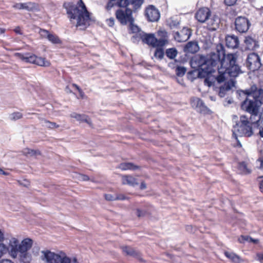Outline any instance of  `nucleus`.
Listing matches in <instances>:
<instances>
[{
    "label": "nucleus",
    "mask_w": 263,
    "mask_h": 263,
    "mask_svg": "<svg viewBox=\"0 0 263 263\" xmlns=\"http://www.w3.org/2000/svg\"><path fill=\"white\" fill-rule=\"evenodd\" d=\"M236 58L234 54L226 55L222 45L217 46L216 52L211 53L209 59L205 60L203 57L193 59L191 65L195 68H199L208 74H211L215 70L214 67L218 65L219 75L217 81L219 83L228 80L229 77H236L242 73L240 67L236 64Z\"/></svg>",
    "instance_id": "1"
},
{
    "label": "nucleus",
    "mask_w": 263,
    "mask_h": 263,
    "mask_svg": "<svg viewBox=\"0 0 263 263\" xmlns=\"http://www.w3.org/2000/svg\"><path fill=\"white\" fill-rule=\"evenodd\" d=\"M32 244V240L29 238L24 239L20 243L17 238H11L9 242V254L13 258L18 257L20 261L22 263H30L32 256L29 251Z\"/></svg>",
    "instance_id": "2"
},
{
    "label": "nucleus",
    "mask_w": 263,
    "mask_h": 263,
    "mask_svg": "<svg viewBox=\"0 0 263 263\" xmlns=\"http://www.w3.org/2000/svg\"><path fill=\"white\" fill-rule=\"evenodd\" d=\"M67 13L71 22L77 21L76 26L80 29L84 30L89 26V13L82 0H79L77 6L72 5L67 8Z\"/></svg>",
    "instance_id": "3"
},
{
    "label": "nucleus",
    "mask_w": 263,
    "mask_h": 263,
    "mask_svg": "<svg viewBox=\"0 0 263 263\" xmlns=\"http://www.w3.org/2000/svg\"><path fill=\"white\" fill-rule=\"evenodd\" d=\"M259 121L252 118H248L246 116H241L239 120L236 122L233 126V136L237 141L240 146V142L238 140V137H251L253 135L252 125L257 124Z\"/></svg>",
    "instance_id": "4"
},
{
    "label": "nucleus",
    "mask_w": 263,
    "mask_h": 263,
    "mask_svg": "<svg viewBox=\"0 0 263 263\" xmlns=\"http://www.w3.org/2000/svg\"><path fill=\"white\" fill-rule=\"evenodd\" d=\"M42 253V259L46 263H79L76 257H70L63 251L55 253L46 250Z\"/></svg>",
    "instance_id": "5"
},
{
    "label": "nucleus",
    "mask_w": 263,
    "mask_h": 263,
    "mask_svg": "<svg viewBox=\"0 0 263 263\" xmlns=\"http://www.w3.org/2000/svg\"><path fill=\"white\" fill-rule=\"evenodd\" d=\"M261 104L257 101L247 98L241 103V107L243 110L251 114L250 118L259 121L260 115L259 114V110Z\"/></svg>",
    "instance_id": "6"
},
{
    "label": "nucleus",
    "mask_w": 263,
    "mask_h": 263,
    "mask_svg": "<svg viewBox=\"0 0 263 263\" xmlns=\"http://www.w3.org/2000/svg\"><path fill=\"white\" fill-rule=\"evenodd\" d=\"M14 55L25 62L34 64L40 66L48 67L50 65V62L45 58L38 57L33 54L16 53Z\"/></svg>",
    "instance_id": "7"
},
{
    "label": "nucleus",
    "mask_w": 263,
    "mask_h": 263,
    "mask_svg": "<svg viewBox=\"0 0 263 263\" xmlns=\"http://www.w3.org/2000/svg\"><path fill=\"white\" fill-rule=\"evenodd\" d=\"M145 44L151 45L153 47H163L167 43V40L165 39H157L154 34H147L144 32L139 33V40Z\"/></svg>",
    "instance_id": "8"
},
{
    "label": "nucleus",
    "mask_w": 263,
    "mask_h": 263,
    "mask_svg": "<svg viewBox=\"0 0 263 263\" xmlns=\"http://www.w3.org/2000/svg\"><path fill=\"white\" fill-rule=\"evenodd\" d=\"M116 18L123 25L133 21L132 11L128 8L120 9L116 11Z\"/></svg>",
    "instance_id": "9"
},
{
    "label": "nucleus",
    "mask_w": 263,
    "mask_h": 263,
    "mask_svg": "<svg viewBox=\"0 0 263 263\" xmlns=\"http://www.w3.org/2000/svg\"><path fill=\"white\" fill-rule=\"evenodd\" d=\"M248 68L252 70H258L261 65L260 59L258 55L255 53H251L248 56L246 63Z\"/></svg>",
    "instance_id": "10"
},
{
    "label": "nucleus",
    "mask_w": 263,
    "mask_h": 263,
    "mask_svg": "<svg viewBox=\"0 0 263 263\" xmlns=\"http://www.w3.org/2000/svg\"><path fill=\"white\" fill-rule=\"evenodd\" d=\"M248 97H252L253 100L263 104V89L258 88L256 85L252 86L249 90H246Z\"/></svg>",
    "instance_id": "11"
},
{
    "label": "nucleus",
    "mask_w": 263,
    "mask_h": 263,
    "mask_svg": "<svg viewBox=\"0 0 263 263\" xmlns=\"http://www.w3.org/2000/svg\"><path fill=\"white\" fill-rule=\"evenodd\" d=\"M250 26L249 20L245 17L239 16L235 19V29L240 33L246 32Z\"/></svg>",
    "instance_id": "12"
},
{
    "label": "nucleus",
    "mask_w": 263,
    "mask_h": 263,
    "mask_svg": "<svg viewBox=\"0 0 263 263\" xmlns=\"http://www.w3.org/2000/svg\"><path fill=\"white\" fill-rule=\"evenodd\" d=\"M145 15L150 22L158 21L160 16L159 10L153 5H149L146 8Z\"/></svg>",
    "instance_id": "13"
},
{
    "label": "nucleus",
    "mask_w": 263,
    "mask_h": 263,
    "mask_svg": "<svg viewBox=\"0 0 263 263\" xmlns=\"http://www.w3.org/2000/svg\"><path fill=\"white\" fill-rule=\"evenodd\" d=\"M211 16L210 10L206 7L199 9L195 14V18L200 23H205L210 16Z\"/></svg>",
    "instance_id": "14"
},
{
    "label": "nucleus",
    "mask_w": 263,
    "mask_h": 263,
    "mask_svg": "<svg viewBox=\"0 0 263 263\" xmlns=\"http://www.w3.org/2000/svg\"><path fill=\"white\" fill-rule=\"evenodd\" d=\"M191 33L190 30L187 28H183L179 32H175L174 37L176 41L178 42H183L187 41L190 37Z\"/></svg>",
    "instance_id": "15"
},
{
    "label": "nucleus",
    "mask_w": 263,
    "mask_h": 263,
    "mask_svg": "<svg viewBox=\"0 0 263 263\" xmlns=\"http://www.w3.org/2000/svg\"><path fill=\"white\" fill-rule=\"evenodd\" d=\"M226 46L230 48L235 49L238 47L239 41L237 36L234 35H228L226 39Z\"/></svg>",
    "instance_id": "16"
},
{
    "label": "nucleus",
    "mask_w": 263,
    "mask_h": 263,
    "mask_svg": "<svg viewBox=\"0 0 263 263\" xmlns=\"http://www.w3.org/2000/svg\"><path fill=\"white\" fill-rule=\"evenodd\" d=\"M191 105L195 108L197 111L201 113L204 112L206 110V106L204 105L202 101L198 98H193L191 100Z\"/></svg>",
    "instance_id": "17"
},
{
    "label": "nucleus",
    "mask_w": 263,
    "mask_h": 263,
    "mask_svg": "<svg viewBox=\"0 0 263 263\" xmlns=\"http://www.w3.org/2000/svg\"><path fill=\"white\" fill-rule=\"evenodd\" d=\"M207 24V27L209 30H215L218 27L220 19L219 18L214 15L210 16L205 22Z\"/></svg>",
    "instance_id": "18"
},
{
    "label": "nucleus",
    "mask_w": 263,
    "mask_h": 263,
    "mask_svg": "<svg viewBox=\"0 0 263 263\" xmlns=\"http://www.w3.org/2000/svg\"><path fill=\"white\" fill-rule=\"evenodd\" d=\"M40 34L43 37H46L52 43L58 44L60 43L59 37L53 34L50 33L48 31L44 29H41Z\"/></svg>",
    "instance_id": "19"
},
{
    "label": "nucleus",
    "mask_w": 263,
    "mask_h": 263,
    "mask_svg": "<svg viewBox=\"0 0 263 263\" xmlns=\"http://www.w3.org/2000/svg\"><path fill=\"white\" fill-rule=\"evenodd\" d=\"M134 20L129 22V30L132 33H135V35L133 36L132 40L133 42H138L139 40V33L143 32L140 30V29L137 25H135L133 23Z\"/></svg>",
    "instance_id": "20"
},
{
    "label": "nucleus",
    "mask_w": 263,
    "mask_h": 263,
    "mask_svg": "<svg viewBox=\"0 0 263 263\" xmlns=\"http://www.w3.org/2000/svg\"><path fill=\"white\" fill-rule=\"evenodd\" d=\"M235 86V82L232 80H230L224 83V85L220 87L219 89V95L220 97H223L225 96L226 92L230 90Z\"/></svg>",
    "instance_id": "21"
},
{
    "label": "nucleus",
    "mask_w": 263,
    "mask_h": 263,
    "mask_svg": "<svg viewBox=\"0 0 263 263\" xmlns=\"http://www.w3.org/2000/svg\"><path fill=\"white\" fill-rule=\"evenodd\" d=\"M225 256L234 263H244L245 260L234 252L225 251Z\"/></svg>",
    "instance_id": "22"
},
{
    "label": "nucleus",
    "mask_w": 263,
    "mask_h": 263,
    "mask_svg": "<svg viewBox=\"0 0 263 263\" xmlns=\"http://www.w3.org/2000/svg\"><path fill=\"white\" fill-rule=\"evenodd\" d=\"M13 7L16 9H25L28 11H31L35 8L34 3L31 2L25 3H17L13 6Z\"/></svg>",
    "instance_id": "23"
},
{
    "label": "nucleus",
    "mask_w": 263,
    "mask_h": 263,
    "mask_svg": "<svg viewBox=\"0 0 263 263\" xmlns=\"http://www.w3.org/2000/svg\"><path fill=\"white\" fill-rule=\"evenodd\" d=\"M246 48L248 50H254L258 47L257 42L251 37L247 36L245 40Z\"/></svg>",
    "instance_id": "24"
},
{
    "label": "nucleus",
    "mask_w": 263,
    "mask_h": 263,
    "mask_svg": "<svg viewBox=\"0 0 263 263\" xmlns=\"http://www.w3.org/2000/svg\"><path fill=\"white\" fill-rule=\"evenodd\" d=\"M70 117L72 118H74L77 121L80 122H86L89 125H91L89 118L85 115H81L76 112H73L70 114Z\"/></svg>",
    "instance_id": "25"
},
{
    "label": "nucleus",
    "mask_w": 263,
    "mask_h": 263,
    "mask_svg": "<svg viewBox=\"0 0 263 263\" xmlns=\"http://www.w3.org/2000/svg\"><path fill=\"white\" fill-rule=\"evenodd\" d=\"M199 50V46L197 42H190L185 46V50L190 53H195Z\"/></svg>",
    "instance_id": "26"
},
{
    "label": "nucleus",
    "mask_w": 263,
    "mask_h": 263,
    "mask_svg": "<svg viewBox=\"0 0 263 263\" xmlns=\"http://www.w3.org/2000/svg\"><path fill=\"white\" fill-rule=\"evenodd\" d=\"M122 181L123 184H128L131 186H135L138 184L136 179L131 176H123Z\"/></svg>",
    "instance_id": "27"
},
{
    "label": "nucleus",
    "mask_w": 263,
    "mask_h": 263,
    "mask_svg": "<svg viewBox=\"0 0 263 263\" xmlns=\"http://www.w3.org/2000/svg\"><path fill=\"white\" fill-rule=\"evenodd\" d=\"M122 250L126 255L131 256L138 257L139 255V252L138 251L128 246L123 247Z\"/></svg>",
    "instance_id": "28"
},
{
    "label": "nucleus",
    "mask_w": 263,
    "mask_h": 263,
    "mask_svg": "<svg viewBox=\"0 0 263 263\" xmlns=\"http://www.w3.org/2000/svg\"><path fill=\"white\" fill-rule=\"evenodd\" d=\"M238 170L240 172V173L244 175L248 174L251 172L250 169L248 167L247 164L244 162H242L239 163Z\"/></svg>",
    "instance_id": "29"
},
{
    "label": "nucleus",
    "mask_w": 263,
    "mask_h": 263,
    "mask_svg": "<svg viewBox=\"0 0 263 263\" xmlns=\"http://www.w3.org/2000/svg\"><path fill=\"white\" fill-rule=\"evenodd\" d=\"M119 168L122 170H135L138 168V166L134 165L132 163H123L120 164Z\"/></svg>",
    "instance_id": "30"
},
{
    "label": "nucleus",
    "mask_w": 263,
    "mask_h": 263,
    "mask_svg": "<svg viewBox=\"0 0 263 263\" xmlns=\"http://www.w3.org/2000/svg\"><path fill=\"white\" fill-rule=\"evenodd\" d=\"M41 123L43 126L48 127V128H58L59 126L55 123L51 122H50L47 120H45V119H43L41 121Z\"/></svg>",
    "instance_id": "31"
},
{
    "label": "nucleus",
    "mask_w": 263,
    "mask_h": 263,
    "mask_svg": "<svg viewBox=\"0 0 263 263\" xmlns=\"http://www.w3.org/2000/svg\"><path fill=\"white\" fill-rule=\"evenodd\" d=\"M154 53V56L156 58L161 60L164 56V50L162 48V47H157Z\"/></svg>",
    "instance_id": "32"
},
{
    "label": "nucleus",
    "mask_w": 263,
    "mask_h": 263,
    "mask_svg": "<svg viewBox=\"0 0 263 263\" xmlns=\"http://www.w3.org/2000/svg\"><path fill=\"white\" fill-rule=\"evenodd\" d=\"M217 80V77L215 78L211 75H208L204 80V83L205 85L210 87L212 86L215 80Z\"/></svg>",
    "instance_id": "33"
},
{
    "label": "nucleus",
    "mask_w": 263,
    "mask_h": 263,
    "mask_svg": "<svg viewBox=\"0 0 263 263\" xmlns=\"http://www.w3.org/2000/svg\"><path fill=\"white\" fill-rule=\"evenodd\" d=\"M166 54L168 58L173 59L177 56V51L175 48H170L166 50Z\"/></svg>",
    "instance_id": "34"
},
{
    "label": "nucleus",
    "mask_w": 263,
    "mask_h": 263,
    "mask_svg": "<svg viewBox=\"0 0 263 263\" xmlns=\"http://www.w3.org/2000/svg\"><path fill=\"white\" fill-rule=\"evenodd\" d=\"M23 154L27 156H32L39 155L40 153L38 151H34L29 148H25L23 151Z\"/></svg>",
    "instance_id": "35"
},
{
    "label": "nucleus",
    "mask_w": 263,
    "mask_h": 263,
    "mask_svg": "<svg viewBox=\"0 0 263 263\" xmlns=\"http://www.w3.org/2000/svg\"><path fill=\"white\" fill-rule=\"evenodd\" d=\"M9 250H9L8 247L6 245L0 243V258L8 252L9 253Z\"/></svg>",
    "instance_id": "36"
},
{
    "label": "nucleus",
    "mask_w": 263,
    "mask_h": 263,
    "mask_svg": "<svg viewBox=\"0 0 263 263\" xmlns=\"http://www.w3.org/2000/svg\"><path fill=\"white\" fill-rule=\"evenodd\" d=\"M186 68L182 66H178L176 68V73L178 77H182L186 72Z\"/></svg>",
    "instance_id": "37"
},
{
    "label": "nucleus",
    "mask_w": 263,
    "mask_h": 263,
    "mask_svg": "<svg viewBox=\"0 0 263 263\" xmlns=\"http://www.w3.org/2000/svg\"><path fill=\"white\" fill-rule=\"evenodd\" d=\"M23 117V115L20 112H14L12 113L9 116V118L11 120H17L22 118Z\"/></svg>",
    "instance_id": "38"
},
{
    "label": "nucleus",
    "mask_w": 263,
    "mask_h": 263,
    "mask_svg": "<svg viewBox=\"0 0 263 263\" xmlns=\"http://www.w3.org/2000/svg\"><path fill=\"white\" fill-rule=\"evenodd\" d=\"M249 240L254 242H257L258 241V240H254L252 238L249 237L248 236H241L240 238H238V241L240 243H244L246 241Z\"/></svg>",
    "instance_id": "39"
},
{
    "label": "nucleus",
    "mask_w": 263,
    "mask_h": 263,
    "mask_svg": "<svg viewBox=\"0 0 263 263\" xmlns=\"http://www.w3.org/2000/svg\"><path fill=\"white\" fill-rule=\"evenodd\" d=\"M133 214L136 215L137 217H140L145 215V211L144 210H141L140 209H136L133 210Z\"/></svg>",
    "instance_id": "40"
},
{
    "label": "nucleus",
    "mask_w": 263,
    "mask_h": 263,
    "mask_svg": "<svg viewBox=\"0 0 263 263\" xmlns=\"http://www.w3.org/2000/svg\"><path fill=\"white\" fill-rule=\"evenodd\" d=\"M129 4L128 0H119L117 3V5L119 7H126Z\"/></svg>",
    "instance_id": "41"
},
{
    "label": "nucleus",
    "mask_w": 263,
    "mask_h": 263,
    "mask_svg": "<svg viewBox=\"0 0 263 263\" xmlns=\"http://www.w3.org/2000/svg\"><path fill=\"white\" fill-rule=\"evenodd\" d=\"M104 197L105 199L108 201L116 200V195L114 196L110 194H105Z\"/></svg>",
    "instance_id": "42"
},
{
    "label": "nucleus",
    "mask_w": 263,
    "mask_h": 263,
    "mask_svg": "<svg viewBox=\"0 0 263 263\" xmlns=\"http://www.w3.org/2000/svg\"><path fill=\"white\" fill-rule=\"evenodd\" d=\"M143 3V0H132V3L135 6L139 7Z\"/></svg>",
    "instance_id": "43"
},
{
    "label": "nucleus",
    "mask_w": 263,
    "mask_h": 263,
    "mask_svg": "<svg viewBox=\"0 0 263 263\" xmlns=\"http://www.w3.org/2000/svg\"><path fill=\"white\" fill-rule=\"evenodd\" d=\"M115 5V4L114 3V1H111L110 0L109 2L107 3V5L106 6V9L107 10H110Z\"/></svg>",
    "instance_id": "44"
},
{
    "label": "nucleus",
    "mask_w": 263,
    "mask_h": 263,
    "mask_svg": "<svg viewBox=\"0 0 263 263\" xmlns=\"http://www.w3.org/2000/svg\"><path fill=\"white\" fill-rule=\"evenodd\" d=\"M237 0H224L226 5L228 6H232L235 4Z\"/></svg>",
    "instance_id": "45"
},
{
    "label": "nucleus",
    "mask_w": 263,
    "mask_h": 263,
    "mask_svg": "<svg viewBox=\"0 0 263 263\" xmlns=\"http://www.w3.org/2000/svg\"><path fill=\"white\" fill-rule=\"evenodd\" d=\"M79 179L83 181H87L89 180V177L88 176L85 175L79 174Z\"/></svg>",
    "instance_id": "46"
},
{
    "label": "nucleus",
    "mask_w": 263,
    "mask_h": 263,
    "mask_svg": "<svg viewBox=\"0 0 263 263\" xmlns=\"http://www.w3.org/2000/svg\"><path fill=\"white\" fill-rule=\"evenodd\" d=\"M73 86L79 91L80 96L82 98H83L84 95L82 90L81 89V88L76 84H73Z\"/></svg>",
    "instance_id": "47"
},
{
    "label": "nucleus",
    "mask_w": 263,
    "mask_h": 263,
    "mask_svg": "<svg viewBox=\"0 0 263 263\" xmlns=\"http://www.w3.org/2000/svg\"><path fill=\"white\" fill-rule=\"evenodd\" d=\"M106 21L107 25L110 27H112L114 25L115 21L113 18H110L108 19Z\"/></svg>",
    "instance_id": "48"
},
{
    "label": "nucleus",
    "mask_w": 263,
    "mask_h": 263,
    "mask_svg": "<svg viewBox=\"0 0 263 263\" xmlns=\"http://www.w3.org/2000/svg\"><path fill=\"white\" fill-rule=\"evenodd\" d=\"M126 199V197L124 196V195L122 194L120 195H116V200H123Z\"/></svg>",
    "instance_id": "49"
},
{
    "label": "nucleus",
    "mask_w": 263,
    "mask_h": 263,
    "mask_svg": "<svg viewBox=\"0 0 263 263\" xmlns=\"http://www.w3.org/2000/svg\"><path fill=\"white\" fill-rule=\"evenodd\" d=\"M257 257L258 258V260L261 262L263 263V253L261 254H257Z\"/></svg>",
    "instance_id": "50"
},
{
    "label": "nucleus",
    "mask_w": 263,
    "mask_h": 263,
    "mask_svg": "<svg viewBox=\"0 0 263 263\" xmlns=\"http://www.w3.org/2000/svg\"><path fill=\"white\" fill-rule=\"evenodd\" d=\"M0 263H13V262L9 259H3L0 260Z\"/></svg>",
    "instance_id": "51"
},
{
    "label": "nucleus",
    "mask_w": 263,
    "mask_h": 263,
    "mask_svg": "<svg viewBox=\"0 0 263 263\" xmlns=\"http://www.w3.org/2000/svg\"><path fill=\"white\" fill-rule=\"evenodd\" d=\"M4 240V232L0 229V242L3 241Z\"/></svg>",
    "instance_id": "52"
},
{
    "label": "nucleus",
    "mask_w": 263,
    "mask_h": 263,
    "mask_svg": "<svg viewBox=\"0 0 263 263\" xmlns=\"http://www.w3.org/2000/svg\"><path fill=\"white\" fill-rule=\"evenodd\" d=\"M260 178L261 179V180L260 183L259 189L260 191L263 193V176L261 177Z\"/></svg>",
    "instance_id": "53"
},
{
    "label": "nucleus",
    "mask_w": 263,
    "mask_h": 263,
    "mask_svg": "<svg viewBox=\"0 0 263 263\" xmlns=\"http://www.w3.org/2000/svg\"><path fill=\"white\" fill-rule=\"evenodd\" d=\"M258 161L260 162V168L261 169H263V158H259L258 159Z\"/></svg>",
    "instance_id": "54"
},
{
    "label": "nucleus",
    "mask_w": 263,
    "mask_h": 263,
    "mask_svg": "<svg viewBox=\"0 0 263 263\" xmlns=\"http://www.w3.org/2000/svg\"><path fill=\"white\" fill-rule=\"evenodd\" d=\"M0 174L4 175L5 176H8L9 175L10 173L7 171H5L2 169V173H1Z\"/></svg>",
    "instance_id": "55"
},
{
    "label": "nucleus",
    "mask_w": 263,
    "mask_h": 263,
    "mask_svg": "<svg viewBox=\"0 0 263 263\" xmlns=\"http://www.w3.org/2000/svg\"><path fill=\"white\" fill-rule=\"evenodd\" d=\"M146 184L144 182H142L140 185V189L141 190H143L146 189Z\"/></svg>",
    "instance_id": "56"
},
{
    "label": "nucleus",
    "mask_w": 263,
    "mask_h": 263,
    "mask_svg": "<svg viewBox=\"0 0 263 263\" xmlns=\"http://www.w3.org/2000/svg\"><path fill=\"white\" fill-rule=\"evenodd\" d=\"M24 181V183H22V184L24 186H27L28 185H29V181L28 180H25Z\"/></svg>",
    "instance_id": "57"
},
{
    "label": "nucleus",
    "mask_w": 263,
    "mask_h": 263,
    "mask_svg": "<svg viewBox=\"0 0 263 263\" xmlns=\"http://www.w3.org/2000/svg\"><path fill=\"white\" fill-rule=\"evenodd\" d=\"M259 134L260 137L263 138V128L260 130Z\"/></svg>",
    "instance_id": "58"
},
{
    "label": "nucleus",
    "mask_w": 263,
    "mask_h": 263,
    "mask_svg": "<svg viewBox=\"0 0 263 263\" xmlns=\"http://www.w3.org/2000/svg\"><path fill=\"white\" fill-rule=\"evenodd\" d=\"M5 32V30L2 28H0V33H3Z\"/></svg>",
    "instance_id": "59"
},
{
    "label": "nucleus",
    "mask_w": 263,
    "mask_h": 263,
    "mask_svg": "<svg viewBox=\"0 0 263 263\" xmlns=\"http://www.w3.org/2000/svg\"><path fill=\"white\" fill-rule=\"evenodd\" d=\"M15 31L16 32V33H21L20 32V30H19V29H16L15 30Z\"/></svg>",
    "instance_id": "60"
}]
</instances>
